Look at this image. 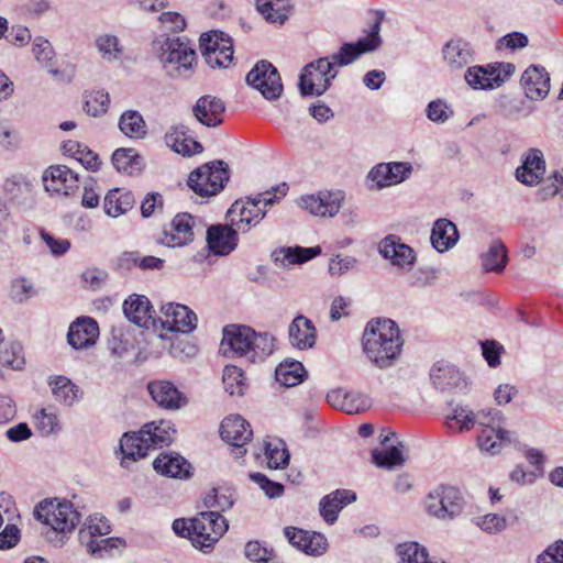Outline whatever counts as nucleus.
Returning a JSON list of instances; mask_svg holds the SVG:
<instances>
[{"mask_svg":"<svg viewBox=\"0 0 563 563\" xmlns=\"http://www.w3.org/2000/svg\"><path fill=\"white\" fill-rule=\"evenodd\" d=\"M430 378L435 388L445 390L457 385L460 372L453 365L437 363L431 369Z\"/></svg>","mask_w":563,"mask_h":563,"instance_id":"45","label":"nucleus"},{"mask_svg":"<svg viewBox=\"0 0 563 563\" xmlns=\"http://www.w3.org/2000/svg\"><path fill=\"white\" fill-rule=\"evenodd\" d=\"M356 264L357 260L354 256L335 255L330 258L328 271L332 276H341L352 271Z\"/></svg>","mask_w":563,"mask_h":563,"instance_id":"63","label":"nucleus"},{"mask_svg":"<svg viewBox=\"0 0 563 563\" xmlns=\"http://www.w3.org/2000/svg\"><path fill=\"white\" fill-rule=\"evenodd\" d=\"M246 82L267 100L278 99L283 85L277 69L266 60L258 62L246 75Z\"/></svg>","mask_w":563,"mask_h":563,"instance_id":"13","label":"nucleus"},{"mask_svg":"<svg viewBox=\"0 0 563 563\" xmlns=\"http://www.w3.org/2000/svg\"><path fill=\"white\" fill-rule=\"evenodd\" d=\"M398 563H433L426 547L416 541H406L396 547Z\"/></svg>","mask_w":563,"mask_h":563,"instance_id":"44","label":"nucleus"},{"mask_svg":"<svg viewBox=\"0 0 563 563\" xmlns=\"http://www.w3.org/2000/svg\"><path fill=\"white\" fill-rule=\"evenodd\" d=\"M123 312L136 325L158 332L157 318L147 297L137 294L129 296L123 302Z\"/></svg>","mask_w":563,"mask_h":563,"instance_id":"19","label":"nucleus"},{"mask_svg":"<svg viewBox=\"0 0 563 563\" xmlns=\"http://www.w3.org/2000/svg\"><path fill=\"white\" fill-rule=\"evenodd\" d=\"M221 438L234 446L236 457L245 454L244 445L252 439L253 431L250 423L241 416H229L221 423Z\"/></svg>","mask_w":563,"mask_h":563,"instance_id":"16","label":"nucleus"},{"mask_svg":"<svg viewBox=\"0 0 563 563\" xmlns=\"http://www.w3.org/2000/svg\"><path fill=\"white\" fill-rule=\"evenodd\" d=\"M153 467L158 474L173 478H186L190 472V464L177 453L159 454Z\"/></svg>","mask_w":563,"mask_h":563,"instance_id":"33","label":"nucleus"},{"mask_svg":"<svg viewBox=\"0 0 563 563\" xmlns=\"http://www.w3.org/2000/svg\"><path fill=\"white\" fill-rule=\"evenodd\" d=\"M232 45V41L230 37L225 36L223 32L212 31L210 33H205L200 37V48L203 57H206V53L211 52L213 49H221L222 46Z\"/></svg>","mask_w":563,"mask_h":563,"instance_id":"58","label":"nucleus"},{"mask_svg":"<svg viewBox=\"0 0 563 563\" xmlns=\"http://www.w3.org/2000/svg\"><path fill=\"white\" fill-rule=\"evenodd\" d=\"M383 15L373 14V22L368 30L365 31L366 36L357 40L355 43H344L336 53L328 57L333 67H344L354 63L363 54L377 49L382 44L379 36L380 23Z\"/></svg>","mask_w":563,"mask_h":563,"instance_id":"8","label":"nucleus"},{"mask_svg":"<svg viewBox=\"0 0 563 563\" xmlns=\"http://www.w3.org/2000/svg\"><path fill=\"white\" fill-rule=\"evenodd\" d=\"M378 249L380 255L398 269L409 271L416 262L415 251L395 235H388L383 239L379 242Z\"/></svg>","mask_w":563,"mask_h":563,"instance_id":"20","label":"nucleus"},{"mask_svg":"<svg viewBox=\"0 0 563 563\" xmlns=\"http://www.w3.org/2000/svg\"><path fill=\"white\" fill-rule=\"evenodd\" d=\"M477 527L489 534H496L504 531L507 527V520L504 516L497 514H487L475 520Z\"/></svg>","mask_w":563,"mask_h":563,"instance_id":"60","label":"nucleus"},{"mask_svg":"<svg viewBox=\"0 0 563 563\" xmlns=\"http://www.w3.org/2000/svg\"><path fill=\"white\" fill-rule=\"evenodd\" d=\"M521 85L529 99H544L550 91V75L544 67L530 65L521 76Z\"/></svg>","mask_w":563,"mask_h":563,"instance_id":"23","label":"nucleus"},{"mask_svg":"<svg viewBox=\"0 0 563 563\" xmlns=\"http://www.w3.org/2000/svg\"><path fill=\"white\" fill-rule=\"evenodd\" d=\"M148 391L159 407L168 410H178L187 404L185 395L168 380L151 382Z\"/></svg>","mask_w":563,"mask_h":563,"instance_id":"22","label":"nucleus"},{"mask_svg":"<svg viewBox=\"0 0 563 563\" xmlns=\"http://www.w3.org/2000/svg\"><path fill=\"white\" fill-rule=\"evenodd\" d=\"M356 499V494L350 489H338L320 501V515L325 522L332 525L336 521L341 509Z\"/></svg>","mask_w":563,"mask_h":563,"instance_id":"32","label":"nucleus"},{"mask_svg":"<svg viewBox=\"0 0 563 563\" xmlns=\"http://www.w3.org/2000/svg\"><path fill=\"white\" fill-rule=\"evenodd\" d=\"M321 254V247H282L273 253L276 264L283 267H289L295 264H302Z\"/></svg>","mask_w":563,"mask_h":563,"instance_id":"37","label":"nucleus"},{"mask_svg":"<svg viewBox=\"0 0 563 563\" xmlns=\"http://www.w3.org/2000/svg\"><path fill=\"white\" fill-rule=\"evenodd\" d=\"M196 219L187 213L176 214L157 241L168 247L184 246L194 241Z\"/></svg>","mask_w":563,"mask_h":563,"instance_id":"15","label":"nucleus"},{"mask_svg":"<svg viewBox=\"0 0 563 563\" xmlns=\"http://www.w3.org/2000/svg\"><path fill=\"white\" fill-rule=\"evenodd\" d=\"M474 419H476L475 412L463 407H457L453 410L451 416H448V426L450 429H453L454 422L457 426V431L462 432L474 427Z\"/></svg>","mask_w":563,"mask_h":563,"instance_id":"59","label":"nucleus"},{"mask_svg":"<svg viewBox=\"0 0 563 563\" xmlns=\"http://www.w3.org/2000/svg\"><path fill=\"white\" fill-rule=\"evenodd\" d=\"M225 110L221 99L212 96L200 97L194 106V114L196 119L209 128L217 126L222 123V114Z\"/></svg>","mask_w":563,"mask_h":563,"instance_id":"29","label":"nucleus"},{"mask_svg":"<svg viewBox=\"0 0 563 563\" xmlns=\"http://www.w3.org/2000/svg\"><path fill=\"white\" fill-rule=\"evenodd\" d=\"M372 401L368 396L354 390H347L344 412L349 415L360 413L368 409Z\"/></svg>","mask_w":563,"mask_h":563,"instance_id":"61","label":"nucleus"},{"mask_svg":"<svg viewBox=\"0 0 563 563\" xmlns=\"http://www.w3.org/2000/svg\"><path fill=\"white\" fill-rule=\"evenodd\" d=\"M228 180V165L223 161H213L192 170L188 186L200 196H213L223 189Z\"/></svg>","mask_w":563,"mask_h":563,"instance_id":"10","label":"nucleus"},{"mask_svg":"<svg viewBox=\"0 0 563 563\" xmlns=\"http://www.w3.org/2000/svg\"><path fill=\"white\" fill-rule=\"evenodd\" d=\"M463 504L461 492L450 485H439L424 499L427 512L441 520H451L457 517L463 510Z\"/></svg>","mask_w":563,"mask_h":563,"instance_id":"9","label":"nucleus"},{"mask_svg":"<svg viewBox=\"0 0 563 563\" xmlns=\"http://www.w3.org/2000/svg\"><path fill=\"white\" fill-rule=\"evenodd\" d=\"M342 200L341 192L323 191L300 197L298 206L312 216L333 218L340 211Z\"/></svg>","mask_w":563,"mask_h":563,"instance_id":"17","label":"nucleus"},{"mask_svg":"<svg viewBox=\"0 0 563 563\" xmlns=\"http://www.w3.org/2000/svg\"><path fill=\"white\" fill-rule=\"evenodd\" d=\"M287 189V185L283 183L274 187L273 191H265L255 198L235 201L228 212L231 224L234 225L238 231L247 232L264 219L267 212L266 207L274 205L278 200L276 194L284 197Z\"/></svg>","mask_w":563,"mask_h":563,"instance_id":"4","label":"nucleus"},{"mask_svg":"<svg viewBox=\"0 0 563 563\" xmlns=\"http://www.w3.org/2000/svg\"><path fill=\"white\" fill-rule=\"evenodd\" d=\"M165 142L175 153L183 156H190L200 153L202 145L189 135L185 125H175L165 135Z\"/></svg>","mask_w":563,"mask_h":563,"instance_id":"30","label":"nucleus"},{"mask_svg":"<svg viewBox=\"0 0 563 563\" xmlns=\"http://www.w3.org/2000/svg\"><path fill=\"white\" fill-rule=\"evenodd\" d=\"M43 183L47 191L63 196H70L79 188L78 175L64 165L48 167Z\"/></svg>","mask_w":563,"mask_h":563,"instance_id":"18","label":"nucleus"},{"mask_svg":"<svg viewBox=\"0 0 563 563\" xmlns=\"http://www.w3.org/2000/svg\"><path fill=\"white\" fill-rule=\"evenodd\" d=\"M507 263V252L501 242H494L482 255V266L486 272H501Z\"/></svg>","mask_w":563,"mask_h":563,"instance_id":"47","label":"nucleus"},{"mask_svg":"<svg viewBox=\"0 0 563 563\" xmlns=\"http://www.w3.org/2000/svg\"><path fill=\"white\" fill-rule=\"evenodd\" d=\"M206 63L211 68H227L233 60V44L206 53Z\"/></svg>","mask_w":563,"mask_h":563,"instance_id":"57","label":"nucleus"},{"mask_svg":"<svg viewBox=\"0 0 563 563\" xmlns=\"http://www.w3.org/2000/svg\"><path fill=\"white\" fill-rule=\"evenodd\" d=\"M474 426L477 424L479 430L483 429H505L504 415L500 410L496 409H482L475 412Z\"/></svg>","mask_w":563,"mask_h":563,"instance_id":"56","label":"nucleus"},{"mask_svg":"<svg viewBox=\"0 0 563 563\" xmlns=\"http://www.w3.org/2000/svg\"><path fill=\"white\" fill-rule=\"evenodd\" d=\"M112 164L119 172L129 175L139 174L143 168V159L134 148H118L112 154Z\"/></svg>","mask_w":563,"mask_h":563,"instance_id":"42","label":"nucleus"},{"mask_svg":"<svg viewBox=\"0 0 563 563\" xmlns=\"http://www.w3.org/2000/svg\"><path fill=\"white\" fill-rule=\"evenodd\" d=\"M125 540L111 537L107 539L89 540L87 542V550L91 554L102 558L104 554H111L113 550L125 548Z\"/></svg>","mask_w":563,"mask_h":563,"instance_id":"53","label":"nucleus"},{"mask_svg":"<svg viewBox=\"0 0 563 563\" xmlns=\"http://www.w3.org/2000/svg\"><path fill=\"white\" fill-rule=\"evenodd\" d=\"M545 173V162L540 150H529L522 165L517 168V179L528 186L539 184Z\"/></svg>","mask_w":563,"mask_h":563,"instance_id":"27","label":"nucleus"},{"mask_svg":"<svg viewBox=\"0 0 563 563\" xmlns=\"http://www.w3.org/2000/svg\"><path fill=\"white\" fill-rule=\"evenodd\" d=\"M93 46L106 63L120 62L124 55V46L120 38L111 33L97 34L93 40Z\"/></svg>","mask_w":563,"mask_h":563,"instance_id":"36","label":"nucleus"},{"mask_svg":"<svg viewBox=\"0 0 563 563\" xmlns=\"http://www.w3.org/2000/svg\"><path fill=\"white\" fill-rule=\"evenodd\" d=\"M120 131L130 139L141 140L147 134L143 115L135 110L124 111L119 119Z\"/></svg>","mask_w":563,"mask_h":563,"instance_id":"41","label":"nucleus"},{"mask_svg":"<svg viewBox=\"0 0 563 563\" xmlns=\"http://www.w3.org/2000/svg\"><path fill=\"white\" fill-rule=\"evenodd\" d=\"M284 536L294 548L308 555L319 556L325 553L328 549L325 537L318 532H310L296 527H286Z\"/></svg>","mask_w":563,"mask_h":563,"instance_id":"21","label":"nucleus"},{"mask_svg":"<svg viewBox=\"0 0 563 563\" xmlns=\"http://www.w3.org/2000/svg\"><path fill=\"white\" fill-rule=\"evenodd\" d=\"M229 525L218 511H201L191 518V544L209 552L227 532Z\"/></svg>","mask_w":563,"mask_h":563,"instance_id":"7","label":"nucleus"},{"mask_svg":"<svg viewBox=\"0 0 563 563\" xmlns=\"http://www.w3.org/2000/svg\"><path fill=\"white\" fill-rule=\"evenodd\" d=\"M25 360L23 349L20 343L11 342L0 349V367H8L20 371L24 367Z\"/></svg>","mask_w":563,"mask_h":563,"instance_id":"49","label":"nucleus"},{"mask_svg":"<svg viewBox=\"0 0 563 563\" xmlns=\"http://www.w3.org/2000/svg\"><path fill=\"white\" fill-rule=\"evenodd\" d=\"M537 563H563V540H556L537 556Z\"/></svg>","mask_w":563,"mask_h":563,"instance_id":"64","label":"nucleus"},{"mask_svg":"<svg viewBox=\"0 0 563 563\" xmlns=\"http://www.w3.org/2000/svg\"><path fill=\"white\" fill-rule=\"evenodd\" d=\"M4 190L11 201L18 206L32 208L35 203L34 185L25 177H12L4 184Z\"/></svg>","mask_w":563,"mask_h":563,"instance_id":"34","label":"nucleus"},{"mask_svg":"<svg viewBox=\"0 0 563 563\" xmlns=\"http://www.w3.org/2000/svg\"><path fill=\"white\" fill-rule=\"evenodd\" d=\"M49 386L52 387L54 398L58 402L68 407H71L82 396L80 388L65 376H55L51 378Z\"/></svg>","mask_w":563,"mask_h":563,"instance_id":"39","label":"nucleus"},{"mask_svg":"<svg viewBox=\"0 0 563 563\" xmlns=\"http://www.w3.org/2000/svg\"><path fill=\"white\" fill-rule=\"evenodd\" d=\"M249 477L251 481L256 483L269 498L279 497L284 492V486L282 484L271 481L262 473H251Z\"/></svg>","mask_w":563,"mask_h":563,"instance_id":"62","label":"nucleus"},{"mask_svg":"<svg viewBox=\"0 0 563 563\" xmlns=\"http://www.w3.org/2000/svg\"><path fill=\"white\" fill-rule=\"evenodd\" d=\"M36 427L43 434H52L60 430L57 411L53 407L41 409L36 416Z\"/></svg>","mask_w":563,"mask_h":563,"instance_id":"54","label":"nucleus"},{"mask_svg":"<svg viewBox=\"0 0 563 563\" xmlns=\"http://www.w3.org/2000/svg\"><path fill=\"white\" fill-rule=\"evenodd\" d=\"M109 102L108 92L103 90L93 91L86 97L84 109L89 115L98 117L107 112Z\"/></svg>","mask_w":563,"mask_h":563,"instance_id":"55","label":"nucleus"},{"mask_svg":"<svg viewBox=\"0 0 563 563\" xmlns=\"http://www.w3.org/2000/svg\"><path fill=\"white\" fill-rule=\"evenodd\" d=\"M265 455L271 468L278 470L288 465L289 452L286 449V443L280 439H273L265 443Z\"/></svg>","mask_w":563,"mask_h":563,"instance_id":"46","label":"nucleus"},{"mask_svg":"<svg viewBox=\"0 0 563 563\" xmlns=\"http://www.w3.org/2000/svg\"><path fill=\"white\" fill-rule=\"evenodd\" d=\"M442 54L450 70H460L474 60V49L472 45L462 38L449 41L444 45Z\"/></svg>","mask_w":563,"mask_h":563,"instance_id":"26","label":"nucleus"},{"mask_svg":"<svg viewBox=\"0 0 563 563\" xmlns=\"http://www.w3.org/2000/svg\"><path fill=\"white\" fill-rule=\"evenodd\" d=\"M515 71L511 63H495L487 66H472L465 73V80L473 89L500 87Z\"/></svg>","mask_w":563,"mask_h":563,"instance_id":"12","label":"nucleus"},{"mask_svg":"<svg viewBox=\"0 0 563 563\" xmlns=\"http://www.w3.org/2000/svg\"><path fill=\"white\" fill-rule=\"evenodd\" d=\"M111 527L109 521L98 515L90 516L85 522L84 527L79 530V539L81 543L87 545L89 540L93 538L102 537L110 533Z\"/></svg>","mask_w":563,"mask_h":563,"instance_id":"48","label":"nucleus"},{"mask_svg":"<svg viewBox=\"0 0 563 563\" xmlns=\"http://www.w3.org/2000/svg\"><path fill=\"white\" fill-rule=\"evenodd\" d=\"M373 460L377 466L388 470L401 466L405 463L401 451L394 445L383 451L374 450Z\"/></svg>","mask_w":563,"mask_h":563,"instance_id":"51","label":"nucleus"},{"mask_svg":"<svg viewBox=\"0 0 563 563\" xmlns=\"http://www.w3.org/2000/svg\"><path fill=\"white\" fill-rule=\"evenodd\" d=\"M307 372L296 360L282 362L275 371L276 380L286 387H294L303 382Z\"/></svg>","mask_w":563,"mask_h":563,"instance_id":"40","label":"nucleus"},{"mask_svg":"<svg viewBox=\"0 0 563 563\" xmlns=\"http://www.w3.org/2000/svg\"><path fill=\"white\" fill-rule=\"evenodd\" d=\"M288 339L298 350L312 349L317 341V329L310 319L299 314L288 327Z\"/></svg>","mask_w":563,"mask_h":563,"instance_id":"25","label":"nucleus"},{"mask_svg":"<svg viewBox=\"0 0 563 563\" xmlns=\"http://www.w3.org/2000/svg\"><path fill=\"white\" fill-rule=\"evenodd\" d=\"M153 51L165 70L172 76H181L183 73L188 71L196 59V53L187 41L166 34L154 40Z\"/></svg>","mask_w":563,"mask_h":563,"instance_id":"5","label":"nucleus"},{"mask_svg":"<svg viewBox=\"0 0 563 563\" xmlns=\"http://www.w3.org/2000/svg\"><path fill=\"white\" fill-rule=\"evenodd\" d=\"M207 242L213 254L228 255L238 244L236 230L228 225H211L207 230Z\"/></svg>","mask_w":563,"mask_h":563,"instance_id":"28","label":"nucleus"},{"mask_svg":"<svg viewBox=\"0 0 563 563\" xmlns=\"http://www.w3.org/2000/svg\"><path fill=\"white\" fill-rule=\"evenodd\" d=\"M362 342L364 353L379 368L391 365L404 343L397 323L390 319L369 321Z\"/></svg>","mask_w":563,"mask_h":563,"instance_id":"1","label":"nucleus"},{"mask_svg":"<svg viewBox=\"0 0 563 563\" xmlns=\"http://www.w3.org/2000/svg\"><path fill=\"white\" fill-rule=\"evenodd\" d=\"M99 336L98 323L89 317L78 318L69 327L67 340L74 349H85L95 344Z\"/></svg>","mask_w":563,"mask_h":563,"instance_id":"24","label":"nucleus"},{"mask_svg":"<svg viewBox=\"0 0 563 563\" xmlns=\"http://www.w3.org/2000/svg\"><path fill=\"white\" fill-rule=\"evenodd\" d=\"M134 203L135 199L131 191L114 188L106 195L103 209L109 217L117 218L131 210Z\"/></svg>","mask_w":563,"mask_h":563,"instance_id":"38","label":"nucleus"},{"mask_svg":"<svg viewBox=\"0 0 563 563\" xmlns=\"http://www.w3.org/2000/svg\"><path fill=\"white\" fill-rule=\"evenodd\" d=\"M459 240L456 225L448 219H439L431 231V243L438 252H445L453 247Z\"/></svg>","mask_w":563,"mask_h":563,"instance_id":"35","label":"nucleus"},{"mask_svg":"<svg viewBox=\"0 0 563 563\" xmlns=\"http://www.w3.org/2000/svg\"><path fill=\"white\" fill-rule=\"evenodd\" d=\"M233 504V493L230 489L212 488L203 498V505L210 508V511L219 514L230 509Z\"/></svg>","mask_w":563,"mask_h":563,"instance_id":"50","label":"nucleus"},{"mask_svg":"<svg viewBox=\"0 0 563 563\" xmlns=\"http://www.w3.org/2000/svg\"><path fill=\"white\" fill-rule=\"evenodd\" d=\"M274 350V339L267 333H256L246 325L230 324L223 329L221 351L225 356L246 357L255 363Z\"/></svg>","mask_w":563,"mask_h":563,"instance_id":"2","label":"nucleus"},{"mask_svg":"<svg viewBox=\"0 0 563 563\" xmlns=\"http://www.w3.org/2000/svg\"><path fill=\"white\" fill-rule=\"evenodd\" d=\"M162 316L157 318L159 330L190 333L197 327V316L187 306L168 302L161 307Z\"/></svg>","mask_w":563,"mask_h":563,"instance_id":"14","label":"nucleus"},{"mask_svg":"<svg viewBox=\"0 0 563 563\" xmlns=\"http://www.w3.org/2000/svg\"><path fill=\"white\" fill-rule=\"evenodd\" d=\"M256 8L265 20L283 24L289 14L288 0H256Z\"/></svg>","mask_w":563,"mask_h":563,"instance_id":"43","label":"nucleus"},{"mask_svg":"<svg viewBox=\"0 0 563 563\" xmlns=\"http://www.w3.org/2000/svg\"><path fill=\"white\" fill-rule=\"evenodd\" d=\"M174 434L173 423L165 420L146 423L139 432L124 433L120 440L121 465L129 467L131 463L146 456L148 450L168 445Z\"/></svg>","mask_w":563,"mask_h":563,"instance_id":"3","label":"nucleus"},{"mask_svg":"<svg viewBox=\"0 0 563 563\" xmlns=\"http://www.w3.org/2000/svg\"><path fill=\"white\" fill-rule=\"evenodd\" d=\"M338 70L328 57H321L308 64L300 77L299 88L302 96H321L331 86Z\"/></svg>","mask_w":563,"mask_h":563,"instance_id":"11","label":"nucleus"},{"mask_svg":"<svg viewBox=\"0 0 563 563\" xmlns=\"http://www.w3.org/2000/svg\"><path fill=\"white\" fill-rule=\"evenodd\" d=\"M35 518L49 526L55 532L71 533L80 522V514L67 500L45 499L34 510Z\"/></svg>","mask_w":563,"mask_h":563,"instance_id":"6","label":"nucleus"},{"mask_svg":"<svg viewBox=\"0 0 563 563\" xmlns=\"http://www.w3.org/2000/svg\"><path fill=\"white\" fill-rule=\"evenodd\" d=\"M224 389L230 395H242L245 384L244 376L241 368L234 365H228L224 367L222 376Z\"/></svg>","mask_w":563,"mask_h":563,"instance_id":"52","label":"nucleus"},{"mask_svg":"<svg viewBox=\"0 0 563 563\" xmlns=\"http://www.w3.org/2000/svg\"><path fill=\"white\" fill-rule=\"evenodd\" d=\"M514 435L506 429H483L477 434V446L482 453L496 455L514 440Z\"/></svg>","mask_w":563,"mask_h":563,"instance_id":"31","label":"nucleus"}]
</instances>
